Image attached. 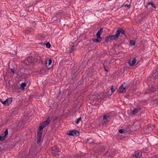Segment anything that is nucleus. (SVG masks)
Listing matches in <instances>:
<instances>
[{
    "instance_id": "f257e3e1",
    "label": "nucleus",
    "mask_w": 158,
    "mask_h": 158,
    "mask_svg": "<svg viewBox=\"0 0 158 158\" xmlns=\"http://www.w3.org/2000/svg\"><path fill=\"white\" fill-rule=\"evenodd\" d=\"M50 122V118L49 117H48L45 121L42 122L40 123L39 128H41V129H43L44 127H46L49 124Z\"/></svg>"
},
{
    "instance_id": "f03ea898",
    "label": "nucleus",
    "mask_w": 158,
    "mask_h": 158,
    "mask_svg": "<svg viewBox=\"0 0 158 158\" xmlns=\"http://www.w3.org/2000/svg\"><path fill=\"white\" fill-rule=\"evenodd\" d=\"M35 62V60H34V58L31 56L27 57L24 61V63L27 65H29Z\"/></svg>"
},
{
    "instance_id": "7ed1b4c3",
    "label": "nucleus",
    "mask_w": 158,
    "mask_h": 158,
    "mask_svg": "<svg viewBox=\"0 0 158 158\" xmlns=\"http://www.w3.org/2000/svg\"><path fill=\"white\" fill-rule=\"evenodd\" d=\"M127 85L126 83L124 82L120 87L119 89L117 90L118 93H124L126 92L125 89Z\"/></svg>"
},
{
    "instance_id": "20e7f679",
    "label": "nucleus",
    "mask_w": 158,
    "mask_h": 158,
    "mask_svg": "<svg viewBox=\"0 0 158 158\" xmlns=\"http://www.w3.org/2000/svg\"><path fill=\"white\" fill-rule=\"evenodd\" d=\"M67 134L68 135L76 136L79 135V132L76 130H70L67 133Z\"/></svg>"
},
{
    "instance_id": "39448f33",
    "label": "nucleus",
    "mask_w": 158,
    "mask_h": 158,
    "mask_svg": "<svg viewBox=\"0 0 158 158\" xmlns=\"http://www.w3.org/2000/svg\"><path fill=\"white\" fill-rule=\"evenodd\" d=\"M12 101V98H9L4 101H2V103L4 106H8L11 103Z\"/></svg>"
},
{
    "instance_id": "423d86ee",
    "label": "nucleus",
    "mask_w": 158,
    "mask_h": 158,
    "mask_svg": "<svg viewBox=\"0 0 158 158\" xmlns=\"http://www.w3.org/2000/svg\"><path fill=\"white\" fill-rule=\"evenodd\" d=\"M118 38L117 36L115 34L114 35H110L107 36L105 39V40L106 41H109L111 40H114Z\"/></svg>"
},
{
    "instance_id": "0eeeda50",
    "label": "nucleus",
    "mask_w": 158,
    "mask_h": 158,
    "mask_svg": "<svg viewBox=\"0 0 158 158\" xmlns=\"http://www.w3.org/2000/svg\"><path fill=\"white\" fill-rule=\"evenodd\" d=\"M120 34H124L125 35V32L124 30L121 28L118 29L117 30L116 32V35L118 37L119 36Z\"/></svg>"
},
{
    "instance_id": "6e6552de",
    "label": "nucleus",
    "mask_w": 158,
    "mask_h": 158,
    "mask_svg": "<svg viewBox=\"0 0 158 158\" xmlns=\"http://www.w3.org/2000/svg\"><path fill=\"white\" fill-rule=\"evenodd\" d=\"M103 28H101L99 30L97 33H96V36L97 38H102L100 35L102 34V33Z\"/></svg>"
},
{
    "instance_id": "1a4fd4ad",
    "label": "nucleus",
    "mask_w": 158,
    "mask_h": 158,
    "mask_svg": "<svg viewBox=\"0 0 158 158\" xmlns=\"http://www.w3.org/2000/svg\"><path fill=\"white\" fill-rule=\"evenodd\" d=\"M43 129H41V128H38V132L37 133V136L38 137H42V134L43 133Z\"/></svg>"
},
{
    "instance_id": "9d476101",
    "label": "nucleus",
    "mask_w": 158,
    "mask_h": 158,
    "mask_svg": "<svg viewBox=\"0 0 158 158\" xmlns=\"http://www.w3.org/2000/svg\"><path fill=\"white\" fill-rule=\"evenodd\" d=\"M35 62H40L42 61V59L40 56L37 55V56H35Z\"/></svg>"
},
{
    "instance_id": "9b49d317",
    "label": "nucleus",
    "mask_w": 158,
    "mask_h": 158,
    "mask_svg": "<svg viewBox=\"0 0 158 158\" xmlns=\"http://www.w3.org/2000/svg\"><path fill=\"white\" fill-rule=\"evenodd\" d=\"M33 29L32 28H27L25 31V32L27 34H29L31 32L33 31Z\"/></svg>"
},
{
    "instance_id": "f8f14e48",
    "label": "nucleus",
    "mask_w": 158,
    "mask_h": 158,
    "mask_svg": "<svg viewBox=\"0 0 158 158\" xmlns=\"http://www.w3.org/2000/svg\"><path fill=\"white\" fill-rule=\"evenodd\" d=\"M102 39V38H99L97 37V38L93 39L92 40L94 42L99 43L101 41Z\"/></svg>"
},
{
    "instance_id": "ddd939ff",
    "label": "nucleus",
    "mask_w": 158,
    "mask_h": 158,
    "mask_svg": "<svg viewBox=\"0 0 158 158\" xmlns=\"http://www.w3.org/2000/svg\"><path fill=\"white\" fill-rule=\"evenodd\" d=\"M136 60L135 58H134L131 62H129V64L131 66H132L136 63Z\"/></svg>"
},
{
    "instance_id": "4468645a",
    "label": "nucleus",
    "mask_w": 158,
    "mask_h": 158,
    "mask_svg": "<svg viewBox=\"0 0 158 158\" xmlns=\"http://www.w3.org/2000/svg\"><path fill=\"white\" fill-rule=\"evenodd\" d=\"M140 110V108L135 109L132 111V114H135L138 112Z\"/></svg>"
},
{
    "instance_id": "2eb2a0df",
    "label": "nucleus",
    "mask_w": 158,
    "mask_h": 158,
    "mask_svg": "<svg viewBox=\"0 0 158 158\" xmlns=\"http://www.w3.org/2000/svg\"><path fill=\"white\" fill-rule=\"evenodd\" d=\"M110 116L109 115H105L103 116V121H104V120H108V118H110Z\"/></svg>"
},
{
    "instance_id": "dca6fc26",
    "label": "nucleus",
    "mask_w": 158,
    "mask_h": 158,
    "mask_svg": "<svg viewBox=\"0 0 158 158\" xmlns=\"http://www.w3.org/2000/svg\"><path fill=\"white\" fill-rule=\"evenodd\" d=\"M148 5H151L154 8H156V6L154 4L152 3V2H148Z\"/></svg>"
},
{
    "instance_id": "f3484780",
    "label": "nucleus",
    "mask_w": 158,
    "mask_h": 158,
    "mask_svg": "<svg viewBox=\"0 0 158 158\" xmlns=\"http://www.w3.org/2000/svg\"><path fill=\"white\" fill-rule=\"evenodd\" d=\"M130 44L131 46H134L135 44V42L133 40H131L130 41Z\"/></svg>"
},
{
    "instance_id": "a211bd4d",
    "label": "nucleus",
    "mask_w": 158,
    "mask_h": 158,
    "mask_svg": "<svg viewBox=\"0 0 158 158\" xmlns=\"http://www.w3.org/2000/svg\"><path fill=\"white\" fill-rule=\"evenodd\" d=\"M26 86V83L25 82H23L21 84L20 87L23 89H24V87Z\"/></svg>"
},
{
    "instance_id": "6ab92c4d",
    "label": "nucleus",
    "mask_w": 158,
    "mask_h": 158,
    "mask_svg": "<svg viewBox=\"0 0 158 158\" xmlns=\"http://www.w3.org/2000/svg\"><path fill=\"white\" fill-rule=\"evenodd\" d=\"M135 156L136 158L139 157V153L138 151L135 152Z\"/></svg>"
},
{
    "instance_id": "aec40b11",
    "label": "nucleus",
    "mask_w": 158,
    "mask_h": 158,
    "mask_svg": "<svg viewBox=\"0 0 158 158\" xmlns=\"http://www.w3.org/2000/svg\"><path fill=\"white\" fill-rule=\"evenodd\" d=\"M114 87L113 85H112L110 89H111V93L110 94V95H111L112 94V93H113L114 91L116 89L115 88L114 89Z\"/></svg>"
},
{
    "instance_id": "412c9836",
    "label": "nucleus",
    "mask_w": 158,
    "mask_h": 158,
    "mask_svg": "<svg viewBox=\"0 0 158 158\" xmlns=\"http://www.w3.org/2000/svg\"><path fill=\"white\" fill-rule=\"evenodd\" d=\"M81 120V118L80 117L79 118H77L76 121V123L78 124L79 123L80 121Z\"/></svg>"
},
{
    "instance_id": "4be33fe9",
    "label": "nucleus",
    "mask_w": 158,
    "mask_h": 158,
    "mask_svg": "<svg viewBox=\"0 0 158 158\" xmlns=\"http://www.w3.org/2000/svg\"><path fill=\"white\" fill-rule=\"evenodd\" d=\"M41 137H38L37 136V143H39L40 142L41 140Z\"/></svg>"
},
{
    "instance_id": "5701e85b",
    "label": "nucleus",
    "mask_w": 158,
    "mask_h": 158,
    "mask_svg": "<svg viewBox=\"0 0 158 158\" xmlns=\"http://www.w3.org/2000/svg\"><path fill=\"white\" fill-rule=\"evenodd\" d=\"M5 139V136H0V141H3Z\"/></svg>"
},
{
    "instance_id": "b1692460",
    "label": "nucleus",
    "mask_w": 158,
    "mask_h": 158,
    "mask_svg": "<svg viewBox=\"0 0 158 158\" xmlns=\"http://www.w3.org/2000/svg\"><path fill=\"white\" fill-rule=\"evenodd\" d=\"M74 50V45H73L71 48V50L70 51V52H72Z\"/></svg>"
},
{
    "instance_id": "393cba45",
    "label": "nucleus",
    "mask_w": 158,
    "mask_h": 158,
    "mask_svg": "<svg viewBox=\"0 0 158 158\" xmlns=\"http://www.w3.org/2000/svg\"><path fill=\"white\" fill-rule=\"evenodd\" d=\"M46 46L47 48H49L51 47V45L48 42L46 44Z\"/></svg>"
},
{
    "instance_id": "a878e982",
    "label": "nucleus",
    "mask_w": 158,
    "mask_h": 158,
    "mask_svg": "<svg viewBox=\"0 0 158 158\" xmlns=\"http://www.w3.org/2000/svg\"><path fill=\"white\" fill-rule=\"evenodd\" d=\"M88 142L89 143H91L92 142H93V140L91 139H89L88 140Z\"/></svg>"
},
{
    "instance_id": "bb28decb",
    "label": "nucleus",
    "mask_w": 158,
    "mask_h": 158,
    "mask_svg": "<svg viewBox=\"0 0 158 158\" xmlns=\"http://www.w3.org/2000/svg\"><path fill=\"white\" fill-rule=\"evenodd\" d=\"M48 65H50L52 62V60L51 59H48Z\"/></svg>"
},
{
    "instance_id": "cd10ccee",
    "label": "nucleus",
    "mask_w": 158,
    "mask_h": 158,
    "mask_svg": "<svg viewBox=\"0 0 158 158\" xmlns=\"http://www.w3.org/2000/svg\"><path fill=\"white\" fill-rule=\"evenodd\" d=\"M4 133H5L4 136H5V137L6 136H7V135L8 134V131L7 130H6L5 131H4Z\"/></svg>"
},
{
    "instance_id": "c85d7f7f",
    "label": "nucleus",
    "mask_w": 158,
    "mask_h": 158,
    "mask_svg": "<svg viewBox=\"0 0 158 158\" xmlns=\"http://www.w3.org/2000/svg\"><path fill=\"white\" fill-rule=\"evenodd\" d=\"M125 7H126L128 9H129L131 7V6L130 5H127L126 4L124 5Z\"/></svg>"
},
{
    "instance_id": "c756f323",
    "label": "nucleus",
    "mask_w": 158,
    "mask_h": 158,
    "mask_svg": "<svg viewBox=\"0 0 158 158\" xmlns=\"http://www.w3.org/2000/svg\"><path fill=\"white\" fill-rule=\"evenodd\" d=\"M10 71L13 74H14L15 73V71L14 69H11Z\"/></svg>"
},
{
    "instance_id": "7c9ffc66",
    "label": "nucleus",
    "mask_w": 158,
    "mask_h": 158,
    "mask_svg": "<svg viewBox=\"0 0 158 158\" xmlns=\"http://www.w3.org/2000/svg\"><path fill=\"white\" fill-rule=\"evenodd\" d=\"M119 132L120 133H123L124 131L123 130V129H119Z\"/></svg>"
},
{
    "instance_id": "2f4dec72",
    "label": "nucleus",
    "mask_w": 158,
    "mask_h": 158,
    "mask_svg": "<svg viewBox=\"0 0 158 158\" xmlns=\"http://www.w3.org/2000/svg\"><path fill=\"white\" fill-rule=\"evenodd\" d=\"M104 69H105V71L106 72H108V71H108V70H107V69H106V67H105V66H104Z\"/></svg>"
},
{
    "instance_id": "473e14b6",
    "label": "nucleus",
    "mask_w": 158,
    "mask_h": 158,
    "mask_svg": "<svg viewBox=\"0 0 158 158\" xmlns=\"http://www.w3.org/2000/svg\"><path fill=\"white\" fill-rule=\"evenodd\" d=\"M55 148V147H52V150L53 151H55V150H54V149Z\"/></svg>"
},
{
    "instance_id": "72a5a7b5",
    "label": "nucleus",
    "mask_w": 158,
    "mask_h": 158,
    "mask_svg": "<svg viewBox=\"0 0 158 158\" xmlns=\"http://www.w3.org/2000/svg\"><path fill=\"white\" fill-rule=\"evenodd\" d=\"M60 95V93H59L57 94V97L58 98L59 96Z\"/></svg>"
},
{
    "instance_id": "f704fd0d",
    "label": "nucleus",
    "mask_w": 158,
    "mask_h": 158,
    "mask_svg": "<svg viewBox=\"0 0 158 158\" xmlns=\"http://www.w3.org/2000/svg\"><path fill=\"white\" fill-rule=\"evenodd\" d=\"M148 3L147 4V5L146 6H145V8H148Z\"/></svg>"
},
{
    "instance_id": "c9c22d12",
    "label": "nucleus",
    "mask_w": 158,
    "mask_h": 158,
    "mask_svg": "<svg viewBox=\"0 0 158 158\" xmlns=\"http://www.w3.org/2000/svg\"><path fill=\"white\" fill-rule=\"evenodd\" d=\"M0 102H2V100L1 99V98H0Z\"/></svg>"
},
{
    "instance_id": "e433bc0d",
    "label": "nucleus",
    "mask_w": 158,
    "mask_h": 158,
    "mask_svg": "<svg viewBox=\"0 0 158 158\" xmlns=\"http://www.w3.org/2000/svg\"><path fill=\"white\" fill-rule=\"evenodd\" d=\"M46 64L47 65V60L46 61Z\"/></svg>"
}]
</instances>
